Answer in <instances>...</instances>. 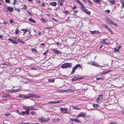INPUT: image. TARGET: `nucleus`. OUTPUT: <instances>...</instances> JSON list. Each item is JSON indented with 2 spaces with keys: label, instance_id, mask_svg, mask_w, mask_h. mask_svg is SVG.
I'll return each instance as SVG.
<instances>
[{
  "label": "nucleus",
  "instance_id": "obj_1",
  "mask_svg": "<svg viewBox=\"0 0 124 124\" xmlns=\"http://www.w3.org/2000/svg\"><path fill=\"white\" fill-rule=\"evenodd\" d=\"M72 67V64L71 63L66 62L62 65L61 67L62 69L70 68Z\"/></svg>",
  "mask_w": 124,
  "mask_h": 124
},
{
  "label": "nucleus",
  "instance_id": "obj_2",
  "mask_svg": "<svg viewBox=\"0 0 124 124\" xmlns=\"http://www.w3.org/2000/svg\"><path fill=\"white\" fill-rule=\"evenodd\" d=\"M49 118H43L42 117H40L38 118V120L40 123H45L50 120Z\"/></svg>",
  "mask_w": 124,
  "mask_h": 124
},
{
  "label": "nucleus",
  "instance_id": "obj_3",
  "mask_svg": "<svg viewBox=\"0 0 124 124\" xmlns=\"http://www.w3.org/2000/svg\"><path fill=\"white\" fill-rule=\"evenodd\" d=\"M80 67L81 69H82V67L80 66V64H77L75 66L72 67V70L70 73V74H72L74 73L75 72V70L77 69V68Z\"/></svg>",
  "mask_w": 124,
  "mask_h": 124
},
{
  "label": "nucleus",
  "instance_id": "obj_4",
  "mask_svg": "<svg viewBox=\"0 0 124 124\" xmlns=\"http://www.w3.org/2000/svg\"><path fill=\"white\" fill-rule=\"evenodd\" d=\"M105 20L108 23L110 24H112L116 27H118L116 23L112 21L109 18H106L105 19Z\"/></svg>",
  "mask_w": 124,
  "mask_h": 124
},
{
  "label": "nucleus",
  "instance_id": "obj_5",
  "mask_svg": "<svg viewBox=\"0 0 124 124\" xmlns=\"http://www.w3.org/2000/svg\"><path fill=\"white\" fill-rule=\"evenodd\" d=\"M80 8L83 11L87 14L89 15L90 14V11H87V10L85 8L83 5Z\"/></svg>",
  "mask_w": 124,
  "mask_h": 124
},
{
  "label": "nucleus",
  "instance_id": "obj_6",
  "mask_svg": "<svg viewBox=\"0 0 124 124\" xmlns=\"http://www.w3.org/2000/svg\"><path fill=\"white\" fill-rule=\"evenodd\" d=\"M61 112L63 113H68V112H67L68 109L67 108H60Z\"/></svg>",
  "mask_w": 124,
  "mask_h": 124
},
{
  "label": "nucleus",
  "instance_id": "obj_7",
  "mask_svg": "<svg viewBox=\"0 0 124 124\" xmlns=\"http://www.w3.org/2000/svg\"><path fill=\"white\" fill-rule=\"evenodd\" d=\"M30 106L28 107H25V108L24 107H23V108L25 109L26 111H25L26 113V114L27 115H28L30 112Z\"/></svg>",
  "mask_w": 124,
  "mask_h": 124
},
{
  "label": "nucleus",
  "instance_id": "obj_8",
  "mask_svg": "<svg viewBox=\"0 0 124 124\" xmlns=\"http://www.w3.org/2000/svg\"><path fill=\"white\" fill-rule=\"evenodd\" d=\"M103 99V96L102 94L101 95H99L98 97L96 98V101L98 102L99 101Z\"/></svg>",
  "mask_w": 124,
  "mask_h": 124
},
{
  "label": "nucleus",
  "instance_id": "obj_9",
  "mask_svg": "<svg viewBox=\"0 0 124 124\" xmlns=\"http://www.w3.org/2000/svg\"><path fill=\"white\" fill-rule=\"evenodd\" d=\"M88 64H90L91 66L93 65L94 66L97 67L99 66H100V67H103V66L97 64H96L95 62H87Z\"/></svg>",
  "mask_w": 124,
  "mask_h": 124
},
{
  "label": "nucleus",
  "instance_id": "obj_10",
  "mask_svg": "<svg viewBox=\"0 0 124 124\" xmlns=\"http://www.w3.org/2000/svg\"><path fill=\"white\" fill-rule=\"evenodd\" d=\"M21 88H20L19 89H18L16 90H8V92H12L13 93H15L16 92H19L20 91H23V90H21Z\"/></svg>",
  "mask_w": 124,
  "mask_h": 124
},
{
  "label": "nucleus",
  "instance_id": "obj_11",
  "mask_svg": "<svg viewBox=\"0 0 124 124\" xmlns=\"http://www.w3.org/2000/svg\"><path fill=\"white\" fill-rule=\"evenodd\" d=\"M52 51L55 54H61L62 53L61 52L59 51V50H56V49H53Z\"/></svg>",
  "mask_w": 124,
  "mask_h": 124
},
{
  "label": "nucleus",
  "instance_id": "obj_12",
  "mask_svg": "<svg viewBox=\"0 0 124 124\" xmlns=\"http://www.w3.org/2000/svg\"><path fill=\"white\" fill-rule=\"evenodd\" d=\"M81 79L80 78H78L76 76V77H74L73 78L71 79V81L73 82H74L77 80Z\"/></svg>",
  "mask_w": 124,
  "mask_h": 124
},
{
  "label": "nucleus",
  "instance_id": "obj_13",
  "mask_svg": "<svg viewBox=\"0 0 124 124\" xmlns=\"http://www.w3.org/2000/svg\"><path fill=\"white\" fill-rule=\"evenodd\" d=\"M49 6L51 5L54 7H55L57 5L56 2L55 1L51 2L49 3Z\"/></svg>",
  "mask_w": 124,
  "mask_h": 124
},
{
  "label": "nucleus",
  "instance_id": "obj_14",
  "mask_svg": "<svg viewBox=\"0 0 124 124\" xmlns=\"http://www.w3.org/2000/svg\"><path fill=\"white\" fill-rule=\"evenodd\" d=\"M85 114L83 112H81V113H79L77 116V117H84L85 116Z\"/></svg>",
  "mask_w": 124,
  "mask_h": 124
},
{
  "label": "nucleus",
  "instance_id": "obj_15",
  "mask_svg": "<svg viewBox=\"0 0 124 124\" xmlns=\"http://www.w3.org/2000/svg\"><path fill=\"white\" fill-rule=\"evenodd\" d=\"M8 40L14 44H17L18 43V42L17 41L13 40L11 38H9L8 39Z\"/></svg>",
  "mask_w": 124,
  "mask_h": 124
},
{
  "label": "nucleus",
  "instance_id": "obj_16",
  "mask_svg": "<svg viewBox=\"0 0 124 124\" xmlns=\"http://www.w3.org/2000/svg\"><path fill=\"white\" fill-rule=\"evenodd\" d=\"M90 32H91V34L92 35L98 33L99 32L98 31H90Z\"/></svg>",
  "mask_w": 124,
  "mask_h": 124
},
{
  "label": "nucleus",
  "instance_id": "obj_17",
  "mask_svg": "<svg viewBox=\"0 0 124 124\" xmlns=\"http://www.w3.org/2000/svg\"><path fill=\"white\" fill-rule=\"evenodd\" d=\"M10 95L8 93H5L2 96V97L3 98L10 97Z\"/></svg>",
  "mask_w": 124,
  "mask_h": 124
},
{
  "label": "nucleus",
  "instance_id": "obj_18",
  "mask_svg": "<svg viewBox=\"0 0 124 124\" xmlns=\"http://www.w3.org/2000/svg\"><path fill=\"white\" fill-rule=\"evenodd\" d=\"M107 39H108L107 38L105 39H103L102 42V43L105 44H106L107 45H108L110 44V42H109L108 43H106L105 42V41L107 40Z\"/></svg>",
  "mask_w": 124,
  "mask_h": 124
},
{
  "label": "nucleus",
  "instance_id": "obj_19",
  "mask_svg": "<svg viewBox=\"0 0 124 124\" xmlns=\"http://www.w3.org/2000/svg\"><path fill=\"white\" fill-rule=\"evenodd\" d=\"M7 10L9 11L10 12H12L13 10V8L12 7H8L7 8Z\"/></svg>",
  "mask_w": 124,
  "mask_h": 124
},
{
  "label": "nucleus",
  "instance_id": "obj_20",
  "mask_svg": "<svg viewBox=\"0 0 124 124\" xmlns=\"http://www.w3.org/2000/svg\"><path fill=\"white\" fill-rule=\"evenodd\" d=\"M54 79L52 78H50L48 79V82L49 83H53L54 81Z\"/></svg>",
  "mask_w": 124,
  "mask_h": 124
},
{
  "label": "nucleus",
  "instance_id": "obj_21",
  "mask_svg": "<svg viewBox=\"0 0 124 124\" xmlns=\"http://www.w3.org/2000/svg\"><path fill=\"white\" fill-rule=\"evenodd\" d=\"M29 20L30 22L34 23H35L36 22L35 20H34L32 18H31L29 19Z\"/></svg>",
  "mask_w": 124,
  "mask_h": 124
},
{
  "label": "nucleus",
  "instance_id": "obj_22",
  "mask_svg": "<svg viewBox=\"0 0 124 124\" xmlns=\"http://www.w3.org/2000/svg\"><path fill=\"white\" fill-rule=\"evenodd\" d=\"M111 70H109L107 71H106L105 72H102L101 73L102 74H107L108 73L110 72H111Z\"/></svg>",
  "mask_w": 124,
  "mask_h": 124
},
{
  "label": "nucleus",
  "instance_id": "obj_23",
  "mask_svg": "<svg viewBox=\"0 0 124 124\" xmlns=\"http://www.w3.org/2000/svg\"><path fill=\"white\" fill-rule=\"evenodd\" d=\"M29 95L30 98H33V97H34V94H33L32 93H31L29 94Z\"/></svg>",
  "mask_w": 124,
  "mask_h": 124
},
{
  "label": "nucleus",
  "instance_id": "obj_24",
  "mask_svg": "<svg viewBox=\"0 0 124 124\" xmlns=\"http://www.w3.org/2000/svg\"><path fill=\"white\" fill-rule=\"evenodd\" d=\"M48 103L49 104H56V101H50L48 102Z\"/></svg>",
  "mask_w": 124,
  "mask_h": 124
},
{
  "label": "nucleus",
  "instance_id": "obj_25",
  "mask_svg": "<svg viewBox=\"0 0 124 124\" xmlns=\"http://www.w3.org/2000/svg\"><path fill=\"white\" fill-rule=\"evenodd\" d=\"M93 105V107L95 108L99 107V106L98 104H94Z\"/></svg>",
  "mask_w": 124,
  "mask_h": 124
},
{
  "label": "nucleus",
  "instance_id": "obj_26",
  "mask_svg": "<svg viewBox=\"0 0 124 124\" xmlns=\"http://www.w3.org/2000/svg\"><path fill=\"white\" fill-rule=\"evenodd\" d=\"M76 2H77L78 3H79L80 5L81 6H82L83 4L80 2L79 0H75Z\"/></svg>",
  "mask_w": 124,
  "mask_h": 124
},
{
  "label": "nucleus",
  "instance_id": "obj_27",
  "mask_svg": "<svg viewBox=\"0 0 124 124\" xmlns=\"http://www.w3.org/2000/svg\"><path fill=\"white\" fill-rule=\"evenodd\" d=\"M107 29L109 31V32H110L111 34H113V32L109 28H108Z\"/></svg>",
  "mask_w": 124,
  "mask_h": 124
},
{
  "label": "nucleus",
  "instance_id": "obj_28",
  "mask_svg": "<svg viewBox=\"0 0 124 124\" xmlns=\"http://www.w3.org/2000/svg\"><path fill=\"white\" fill-rule=\"evenodd\" d=\"M108 1L112 4H114L115 2V1L114 0H108Z\"/></svg>",
  "mask_w": 124,
  "mask_h": 124
},
{
  "label": "nucleus",
  "instance_id": "obj_29",
  "mask_svg": "<svg viewBox=\"0 0 124 124\" xmlns=\"http://www.w3.org/2000/svg\"><path fill=\"white\" fill-rule=\"evenodd\" d=\"M102 26L103 27L106 29H107L108 28V26L107 25H106L105 24H103L102 25Z\"/></svg>",
  "mask_w": 124,
  "mask_h": 124
},
{
  "label": "nucleus",
  "instance_id": "obj_30",
  "mask_svg": "<svg viewBox=\"0 0 124 124\" xmlns=\"http://www.w3.org/2000/svg\"><path fill=\"white\" fill-rule=\"evenodd\" d=\"M20 32V31L18 30V28H16V30L15 31V33L16 34H18L19 32Z\"/></svg>",
  "mask_w": 124,
  "mask_h": 124
},
{
  "label": "nucleus",
  "instance_id": "obj_31",
  "mask_svg": "<svg viewBox=\"0 0 124 124\" xmlns=\"http://www.w3.org/2000/svg\"><path fill=\"white\" fill-rule=\"evenodd\" d=\"M25 95L22 94H20L19 96V97L20 98H24Z\"/></svg>",
  "mask_w": 124,
  "mask_h": 124
},
{
  "label": "nucleus",
  "instance_id": "obj_32",
  "mask_svg": "<svg viewBox=\"0 0 124 124\" xmlns=\"http://www.w3.org/2000/svg\"><path fill=\"white\" fill-rule=\"evenodd\" d=\"M75 122L77 123H81V121L79 120L78 119H76L75 121Z\"/></svg>",
  "mask_w": 124,
  "mask_h": 124
},
{
  "label": "nucleus",
  "instance_id": "obj_33",
  "mask_svg": "<svg viewBox=\"0 0 124 124\" xmlns=\"http://www.w3.org/2000/svg\"><path fill=\"white\" fill-rule=\"evenodd\" d=\"M103 79V77H101L97 78L96 79V80H99L101 79Z\"/></svg>",
  "mask_w": 124,
  "mask_h": 124
},
{
  "label": "nucleus",
  "instance_id": "obj_34",
  "mask_svg": "<svg viewBox=\"0 0 124 124\" xmlns=\"http://www.w3.org/2000/svg\"><path fill=\"white\" fill-rule=\"evenodd\" d=\"M71 90L70 89H66L65 90H64L63 92H65V91L66 92H71Z\"/></svg>",
  "mask_w": 124,
  "mask_h": 124
},
{
  "label": "nucleus",
  "instance_id": "obj_35",
  "mask_svg": "<svg viewBox=\"0 0 124 124\" xmlns=\"http://www.w3.org/2000/svg\"><path fill=\"white\" fill-rule=\"evenodd\" d=\"M41 20L44 23H46L47 21H46L44 18H41Z\"/></svg>",
  "mask_w": 124,
  "mask_h": 124
},
{
  "label": "nucleus",
  "instance_id": "obj_36",
  "mask_svg": "<svg viewBox=\"0 0 124 124\" xmlns=\"http://www.w3.org/2000/svg\"><path fill=\"white\" fill-rule=\"evenodd\" d=\"M31 51L33 52H37V50L36 49L34 48H32L31 50Z\"/></svg>",
  "mask_w": 124,
  "mask_h": 124
},
{
  "label": "nucleus",
  "instance_id": "obj_37",
  "mask_svg": "<svg viewBox=\"0 0 124 124\" xmlns=\"http://www.w3.org/2000/svg\"><path fill=\"white\" fill-rule=\"evenodd\" d=\"M22 113H19L21 115H24V114H26V113L25 112V111H22Z\"/></svg>",
  "mask_w": 124,
  "mask_h": 124
},
{
  "label": "nucleus",
  "instance_id": "obj_38",
  "mask_svg": "<svg viewBox=\"0 0 124 124\" xmlns=\"http://www.w3.org/2000/svg\"><path fill=\"white\" fill-rule=\"evenodd\" d=\"M62 100H59V101H56V103H62Z\"/></svg>",
  "mask_w": 124,
  "mask_h": 124
},
{
  "label": "nucleus",
  "instance_id": "obj_39",
  "mask_svg": "<svg viewBox=\"0 0 124 124\" xmlns=\"http://www.w3.org/2000/svg\"><path fill=\"white\" fill-rule=\"evenodd\" d=\"M34 97L36 98H40L41 96L39 95H37L35 94H34Z\"/></svg>",
  "mask_w": 124,
  "mask_h": 124
},
{
  "label": "nucleus",
  "instance_id": "obj_40",
  "mask_svg": "<svg viewBox=\"0 0 124 124\" xmlns=\"http://www.w3.org/2000/svg\"><path fill=\"white\" fill-rule=\"evenodd\" d=\"M114 50L115 51V52H118L119 51V50L118 49H117L116 48H114Z\"/></svg>",
  "mask_w": 124,
  "mask_h": 124
},
{
  "label": "nucleus",
  "instance_id": "obj_41",
  "mask_svg": "<svg viewBox=\"0 0 124 124\" xmlns=\"http://www.w3.org/2000/svg\"><path fill=\"white\" fill-rule=\"evenodd\" d=\"M36 113L35 112L32 111L31 112V114H32V115H36Z\"/></svg>",
  "mask_w": 124,
  "mask_h": 124
},
{
  "label": "nucleus",
  "instance_id": "obj_42",
  "mask_svg": "<svg viewBox=\"0 0 124 124\" xmlns=\"http://www.w3.org/2000/svg\"><path fill=\"white\" fill-rule=\"evenodd\" d=\"M16 1H17L16 0H15V1H14L13 3V5H15L17 3Z\"/></svg>",
  "mask_w": 124,
  "mask_h": 124
},
{
  "label": "nucleus",
  "instance_id": "obj_43",
  "mask_svg": "<svg viewBox=\"0 0 124 124\" xmlns=\"http://www.w3.org/2000/svg\"><path fill=\"white\" fill-rule=\"evenodd\" d=\"M77 77H78V78H80L81 79H82L84 78L82 76H80L79 75H78L77 76Z\"/></svg>",
  "mask_w": 124,
  "mask_h": 124
},
{
  "label": "nucleus",
  "instance_id": "obj_44",
  "mask_svg": "<svg viewBox=\"0 0 124 124\" xmlns=\"http://www.w3.org/2000/svg\"><path fill=\"white\" fill-rule=\"evenodd\" d=\"M31 70H37V69L36 68H34V67L31 68Z\"/></svg>",
  "mask_w": 124,
  "mask_h": 124
},
{
  "label": "nucleus",
  "instance_id": "obj_45",
  "mask_svg": "<svg viewBox=\"0 0 124 124\" xmlns=\"http://www.w3.org/2000/svg\"><path fill=\"white\" fill-rule=\"evenodd\" d=\"M95 1L96 3H98L101 1V0H95Z\"/></svg>",
  "mask_w": 124,
  "mask_h": 124
},
{
  "label": "nucleus",
  "instance_id": "obj_46",
  "mask_svg": "<svg viewBox=\"0 0 124 124\" xmlns=\"http://www.w3.org/2000/svg\"><path fill=\"white\" fill-rule=\"evenodd\" d=\"M25 99H28L30 98L29 95L27 96H24V98Z\"/></svg>",
  "mask_w": 124,
  "mask_h": 124
},
{
  "label": "nucleus",
  "instance_id": "obj_47",
  "mask_svg": "<svg viewBox=\"0 0 124 124\" xmlns=\"http://www.w3.org/2000/svg\"><path fill=\"white\" fill-rule=\"evenodd\" d=\"M53 26L50 27H46L45 29H52L53 28Z\"/></svg>",
  "mask_w": 124,
  "mask_h": 124
},
{
  "label": "nucleus",
  "instance_id": "obj_48",
  "mask_svg": "<svg viewBox=\"0 0 124 124\" xmlns=\"http://www.w3.org/2000/svg\"><path fill=\"white\" fill-rule=\"evenodd\" d=\"M2 64L3 65H6V66L5 67H7V66L10 65L9 64H7L5 63Z\"/></svg>",
  "mask_w": 124,
  "mask_h": 124
},
{
  "label": "nucleus",
  "instance_id": "obj_49",
  "mask_svg": "<svg viewBox=\"0 0 124 124\" xmlns=\"http://www.w3.org/2000/svg\"><path fill=\"white\" fill-rule=\"evenodd\" d=\"M48 52V51H46L44 53H43V54H44V55H45L47 54V53Z\"/></svg>",
  "mask_w": 124,
  "mask_h": 124
},
{
  "label": "nucleus",
  "instance_id": "obj_50",
  "mask_svg": "<svg viewBox=\"0 0 124 124\" xmlns=\"http://www.w3.org/2000/svg\"><path fill=\"white\" fill-rule=\"evenodd\" d=\"M23 8L24 9H27V7L25 5H23Z\"/></svg>",
  "mask_w": 124,
  "mask_h": 124
},
{
  "label": "nucleus",
  "instance_id": "obj_51",
  "mask_svg": "<svg viewBox=\"0 0 124 124\" xmlns=\"http://www.w3.org/2000/svg\"><path fill=\"white\" fill-rule=\"evenodd\" d=\"M5 1L7 3H9L10 2V0H5Z\"/></svg>",
  "mask_w": 124,
  "mask_h": 124
},
{
  "label": "nucleus",
  "instance_id": "obj_52",
  "mask_svg": "<svg viewBox=\"0 0 124 124\" xmlns=\"http://www.w3.org/2000/svg\"><path fill=\"white\" fill-rule=\"evenodd\" d=\"M69 17L68 16V19L66 20V22H69L70 21V20H69Z\"/></svg>",
  "mask_w": 124,
  "mask_h": 124
},
{
  "label": "nucleus",
  "instance_id": "obj_53",
  "mask_svg": "<svg viewBox=\"0 0 124 124\" xmlns=\"http://www.w3.org/2000/svg\"><path fill=\"white\" fill-rule=\"evenodd\" d=\"M105 11L106 12L108 13H109L110 12V11L109 10H105Z\"/></svg>",
  "mask_w": 124,
  "mask_h": 124
},
{
  "label": "nucleus",
  "instance_id": "obj_54",
  "mask_svg": "<svg viewBox=\"0 0 124 124\" xmlns=\"http://www.w3.org/2000/svg\"><path fill=\"white\" fill-rule=\"evenodd\" d=\"M121 3L122 4H124V0H120Z\"/></svg>",
  "mask_w": 124,
  "mask_h": 124
},
{
  "label": "nucleus",
  "instance_id": "obj_55",
  "mask_svg": "<svg viewBox=\"0 0 124 124\" xmlns=\"http://www.w3.org/2000/svg\"><path fill=\"white\" fill-rule=\"evenodd\" d=\"M37 110V109H35L34 108H30V110Z\"/></svg>",
  "mask_w": 124,
  "mask_h": 124
},
{
  "label": "nucleus",
  "instance_id": "obj_56",
  "mask_svg": "<svg viewBox=\"0 0 124 124\" xmlns=\"http://www.w3.org/2000/svg\"><path fill=\"white\" fill-rule=\"evenodd\" d=\"M41 6L42 7H44L45 6V3L44 2H43L41 4Z\"/></svg>",
  "mask_w": 124,
  "mask_h": 124
},
{
  "label": "nucleus",
  "instance_id": "obj_57",
  "mask_svg": "<svg viewBox=\"0 0 124 124\" xmlns=\"http://www.w3.org/2000/svg\"><path fill=\"white\" fill-rule=\"evenodd\" d=\"M73 12L75 13H77L78 12V10H76L73 11Z\"/></svg>",
  "mask_w": 124,
  "mask_h": 124
},
{
  "label": "nucleus",
  "instance_id": "obj_58",
  "mask_svg": "<svg viewBox=\"0 0 124 124\" xmlns=\"http://www.w3.org/2000/svg\"><path fill=\"white\" fill-rule=\"evenodd\" d=\"M10 114L9 113H6L5 115V116H9Z\"/></svg>",
  "mask_w": 124,
  "mask_h": 124
},
{
  "label": "nucleus",
  "instance_id": "obj_59",
  "mask_svg": "<svg viewBox=\"0 0 124 124\" xmlns=\"http://www.w3.org/2000/svg\"><path fill=\"white\" fill-rule=\"evenodd\" d=\"M36 2L38 4H39L40 2V1L39 0H37Z\"/></svg>",
  "mask_w": 124,
  "mask_h": 124
},
{
  "label": "nucleus",
  "instance_id": "obj_60",
  "mask_svg": "<svg viewBox=\"0 0 124 124\" xmlns=\"http://www.w3.org/2000/svg\"><path fill=\"white\" fill-rule=\"evenodd\" d=\"M8 23V22H7L4 21L3 24H6Z\"/></svg>",
  "mask_w": 124,
  "mask_h": 124
},
{
  "label": "nucleus",
  "instance_id": "obj_61",
  "mask_svg": "<svg viewBox=\"0 0 124 124\" xmlns=\"http://www.w3.org/2000/svg\"><path fill=\"white\" fill-rule=\"evenodd\" d=\"M76 119H70V120H71L72 121H75V120Z\"/></svg>",
  "mask_w": 124,
  "mask_h": 124
},
{
  "label": "nucleus",
  "instance_id": "obj_62",
  "mask_svg": "<svg viewBox=\"0 0 124 124\" xmlns=\"http://www.w3.org/2000/svg\"><path fill=\"white\" fill-rule=\"evenodd\" d=\"M21 124H29V123H21Z\"/></svg>",
  "mask_w": 124,
  "mask_h": 124
},
{
  "label": "nucleus",
  "instance_id": "obj_63",
  "mask_svg": "<svg viewBox=\"0 0 124 124\" xmlns=\"http://www.w3.org/2000/svg\"><path fill=\"white\" fill-rule=\"evenodd\" d=\"M9 22L10 23H13V20H9Z\"/></svg>",
  "mask_w": 124,
  "mask_h": 124
},
{
  "label": "nucleus",
  "instance_id": "obj_64",
  "mask_svg": "<svg viewBox=\"0 0 124 124\" xmlns=\"http://www.w3.org/2000/svg\"><path fill=\"white\" fill-rule=\"evenodd\" d=\"M109 124H116V122H114L111 123Z\"/></svg>",
  "mask_w": 124,
  "mask_h": 124
}]
</instances>
